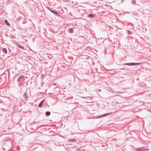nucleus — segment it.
<instances>
[{
    "label": "nucleus",
    "mask_w": 151,
    "mask_h": 151,
    "mask_svg": "<svg viewBox=\"0 0 151 151\" xmlns=\"http://www.w3.org/2000/svg\"><path fill=\"white\" fill-rule=\"evenodd\" d=\"M141 64V63H127L124 64L125 65H128L129 66L135 65H140Z\"/></svg>",
    "instance_id": "1"
},
{
    "label": "nucleus",
    "mask_w": 151,
    "mask_h": 151,
    "mask_svg": "<svg viewBox=\"0 0 151 151\" xmlns=\"http://www.w3.org/2000/svg\"><path fill=\"white\" fill-rule=\"evenodd\" d=\"M149 149H146L144 148H140L137 149L136 150V151H148Z\"/></svg>",
    "instance_id": "2"
},
{
    "label": "nucleus",
    "mask_w": 151,
    "mask_h": 151,
    "mask_svg": "<svg viewBox=\"0 0 151 151\" xmlns=\"http://www.w3.org/2000/svg\"><path fill=\"white\" fill-rule=\"evenodd\" d=\"M111 114V113H108L107 114H104L103 115L99 116L98 117V118H101V117H104V116H108V115L110 114Z\"/></svg>",
    "instance_id": "3"
},
{
    "label": "nucleus",
    "mask_w": 151,
    "mask_h": 151,
    "mask_svg": "<svg viewBox=\"0 0 151 151\" xmlns=\"http://www.w3.org/2000/svg\"><path fill=\"white\" fill-rule=\"evenodd\" d=\"M17 47H18L19 48H21L22 49H24V47H23L21 46L20 45L19 43H17Z\"/></svg>",
    "instance_id": "4"
},
{
    "label": "nucleus",
    "mask_w": 151,
    "mask_h": 151,
    "mask_svg": "<svg viewBox=\"0 0 151 151\" xmlns=\"http://www.w3.org/2000/svg\"><path fill=\"white\" fill-rule=\"evenodd\" d=\"M50 10L52 13L56 15L57 16L58 15V13L57 12L51 9H50Z\"/></svg>",
    "instance_id": "5"
},
{
    "label": "nucleus",
    "mask_w": 151,
    "mask_h": 151,
    "mask_svg": "<svg viewBox=\"0 0 151 151\" xmlns=\"http://www.w3.org/2000/svg\"><path fill=\"white\" fill-rule=\"evenodd\" d=\"M73 29L72 28H70L68 29V31L70 33H73Z\"/></svg>",
    "instance_id": "6"
},
{
    "label": "nucleus",
    "mask_w": 151,
    "mask_h": 151,
    "mask_svg": "<svg viewBox=\"0 0 151 151\" xmlns=\"http://www.w3.org/2000/svg\"><path fill=\"white\" fill-rule=\"evenodd\" d=\"M24 77V76L23 75H21L20 76H19L17 78V81H19L21 79L23 78Z\"/></svg>",
    "instance_id": "7"
},
{
    "label": "nucleus",
    "mask_w": 151,
    "mask_h": 151,
    "mask_svg": "<svg viewBox=\"0 0 151 151\" xmlns=\"http://www.w3.org/2000/svg\"><path fill=\"white\" fill-rule=\"evenodd\" d=\"M23 97L24 99L26 100H27L28 98V96L25 93H24V94Z\"/></svg>",
    "instance_id": "8"
},
{
    "label": "nucleus",
    "mask_w": 151,
    "mask_h": 151,
    "mask_svg": "<svg viewBox=\"0 0 151 151\" xmlns=\"http://www.w3.org/2000/svg\"><path fill=\"white\" fill-rule=\"evenodd\" d=\"M4 22L8 26H10V24L9 23L7 20L6 19L4 21Z\"/></svg>",
    "instance_id": "9"
},
{
    "label": "nucleus",
    "mask_w": 151,
    "mask_h": 151,
    "mask_svg": "<svg viewBox=\"0 0 151 151\" xmlns=\"http://www.w3.org/2000/svg\"><path fill=\"white\" fill-rule=\"evenodd\" d=\"M76 139H70L68 140V141L69 142H74L75 141Z\"/></svg>",
    "instance_id": "10"
},
{
    "label": "nucleus",
    "mask_w": 151,
    "mask_h": 151,
    "mask_svg": "<svg viewBox=\"0 0 151 151\" xmlns=\"http://www.w3.org/2000/svg\"><path fill=\"white\" fill-rule=\"evenodd\" d=\"M3 52L4 53H6L7 52V49L6 48H2Z\"/></svg>",
    "instance_id": "11"
},
{
    "label": "nucleus",
    "mask_w": 151,
    "mask_h": 151,
    "mask_svg": "<svg viewBox=\"0 0 151 151\" xmlns=\"http://www.w3.org/2000/svg\"><path fill=\"white\" fill-rule=\"evenodd\" d=\"M88 17H89L93 18L94 17V15L93 14H89L88 15Z\"/></svg>",
    "instance_id": "12"
},
{
    "label": "nucleus",
    "mask_w": 151,
    "mask_h": 151,
    "mask_svg": "<svg viewBox=\"0 0 151 151\" xmlns=\"http://www.w3.org/2000/svg\"><path fill=\"white\" fill-rule=\"evenodd\" d=\"M50 114V112L49 111H47L46 113V115L48 116Z\"/></svg>",
    "instance_id": "13"
},
{
    "label": "nucleus",
    "mask_w": 151,
    "mask_h": 151,
    "mask_svg": "<svg viewBox=\"0 0 151 151\" xmlns=\"http://www.w3.org/2000/svg\"><path fill=\"white\" fill-rule=\"evenodd\" d=\"M132 4H135L136 3V0H132Z\"/></svg>",
    "instance_id": "14"
},
{
    "label": "nucleus",
    "mask_w": 151,
    "mask_h": 151,
    "mask_svg": "<svg viewBox=\"0 0 151 151\" xmlns=\"http://www.w3.org/2000/svg\"><path fill=\"white\" fill-rule=\"evenodd\" d=\"M48 57L50 59L52 58V56L51 54H48Z\"/></svg>",
    "instance_id": "15"
},
{
    "label": "nucleus",
    "mask_w": 151,
    "mask_h": 151,
    "mask_svg": "<svg viewBox=\"0 0 151 151\" xmlns=\"http://www.w3.org/2000/svg\"><path fill=\"white\" fill-rule=\"evenodd\" d=\"M42 104L41 103H40L39 104V105H38V106H39V107H40V108L41 107H42Z\"/></svg>",
    "instance_id": "16"
},
{
    "label": "nucleus",
    "mask_w": 151,
    "mask_h": 151,
    "mask_svg": "<svg viewBox=\"0 0 151 151\" xmlns=\"http://www.w3.org/2000/svg\"><path fill=\"white\" fill-rule=\"evenodd\" d=\"M127 33L128 35H129L130 34V31H129V30H127Z\"/></svg>",
    "instance_id": "17"
},
{
    "label": "nucleus",
    "mask_w": 151,
    "mask_h": 151,
    "mask_svg": "<svg viewBox=\"0 0 151 151\" xmlns=\"http://www.w3.org/2000/svg\"><path fill=\"white\" fill-rule=\"evenodd\" d=\"M53 85H54V86H56V83H54Z\"/></svg>",
    "instance_id": "18"
},
{
    "label": "nucleus",
    "mask_w": 151,
    "mask_h": 151,
    "mask_svg": "<svg viewBox=\"0 0 151 151\" xmlns=\"http://www.w3.org/2000/svg\"><path fill=\"white\" fill-rule=\"evenodd\" d=\"M44 101V100H42V102H41V103L42 104Z\"/></svg>",
    "instance_id": "19"
},
{
    "label": "nucleus",
    "mask_w": 151,
    "mask_h": 151,
    "mask_svg": "<svg viewBox=\"0 0 151 151\" xmlns=\"http://www.w3.org/2000/svg\"><path fill=\"white\" fill-rule=\"evenodd\" d=\"M41 77L43 78V77H42V76H41Z\"/></svg>",
    "instance_id": "20"
},
{
    "label": "nucleus",
    "mask_w": 151,
    "mask_h": 151,
    "mask_svg": "<svg viewBox=\"0 0 151 151\" xmlns=\"http://www.w3.org/2000/svg\"><path fill=\"white\" fill-rule=\"evenodd\" d=\"M41 77L43 78V77H42V76H41Z\"/></svg>",
    "instance_id": "21"
}]
</instances>
